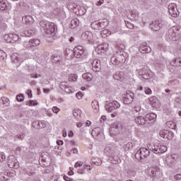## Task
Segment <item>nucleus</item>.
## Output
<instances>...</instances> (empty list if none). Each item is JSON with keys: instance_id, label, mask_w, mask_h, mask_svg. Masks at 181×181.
Instances as JSON below:
<instances>
[{"instance_id": "1", "label": "nucleus", "mask_w": 181, "mask_h": 181, "mask_svg": "<svg viewBox=\"0 0 181 181\" xmlns=\"http://www.w3.org/2000/svg\"><path fill=\"white\" fill-rule=\"evenodd\" d=\"M40 25L48 36H54L57 32V27L54 23L42 21L40 23Z\"/></svg>"}, {"instance_id": "2", "label": "nucleus", "mask_w": 181, "mask_h": 181, "mask_svg": "<svg viewBox=\"0 0 181 181\" xmlns=\"http://www.w3.org/2000/svg\"><path fill=\"white\" fill-rule=\"evenodd\" d=\"M167 36L173 42H179L181 39V27H172L168 30Z\"/></svg>"}, {"instance_id": "3", "label": "nucleus", "mask_w": 181, "mask_h": 181, "mask_svg": "<svg viewBox=\"0 0 181 181\" xmlns=\"http://www.w3.org/2000/svg\"><path fill=\"white\" fill-rule=\"evenodd\" d=\"M156 119V114L150 113L147 114L145 117L139 116L134 119L137 125H146L149 124V121H155Z\"/></svg>"}, {"instance_id": "4", "label": "nucleus", "mask_w": 181, "mask_h": 181, "mask_svg": "<svg viewBox=\"0 0 181 181\" xmlns=\"http://www.w3.org/2000/svg\"><path fill=\"white\" fill-rule=\"evenodd\" d=\"M127 52L124 50L117 51L114 55L111 57L110 61L112 62V64H119V63H125L127 60Z\"/></svg>"}, {"instance_id": "5", "label": "nucleus", "mask_w": 181, "mask_h": 181, "mask_svg": "<svg viewBox=\"0 0 181 181\" xmlns=\"http://www.w3.org/2000/svg\"><path fill=\"white\" fill-rule=\"evenodd\" d=\"M151 155V151L146 148H141L135 154V158L140 162H142L143 159H146L148 156Z\"/></svg>"}, {"instance_id": "6", "label": "nucleus", "mask_w": 181, "mask_h": 181, "mask_svg": "<svg viewBox=\"0 0 181 181\" xmlns=\"http://www.w3.org/2000/svg\"><path fill=\"white\" fill-rule=\"evenodd\" d=\"M119 107H121V105L116 100L110 103L106 102L105 105V108L107 112H114V111L118 110Z\"/></svg>"}, {"instance_id": "7", "label": "nucleus", "mask_w": 181, "mask_h": 181, "mask_svg": "<svg viewBox=\"0 0 181 181\" xmlns=\"http://www.w3.org/2000/svg\"><path fill=\"white\" fill-rule=\"evenodd\" d=\"M135 97V95L132 91L127 90L126 93L124 94L123 96V103L126 105H129V104H132V101H134V98Z\"/></svg>"}, {"instance_id": "8", "label": "nucleus", "mask_w": 181, "mask_h": 181, "mask_svg": "<svg viewBox=\"0 0 181 181\" xmlns=\"http://www.w3.org/2000/svg\"><path fill=\"white\" fill-rule=\"evenodd\" d=\"M92 136L96 139V141H98L99 142H101L103 139H104V134L103 132H101V129L100 127H96L91 132Z\"/></svg>"}, {"instance_id": "9", "label": "nucleus", "mask_w": 181, "mask_h": 181, "mask_svg": "<svg viewBox=\"0 0 181 181\" xmlns=\"http://www.w3.org/2000/svg\"><path fill=\"white\" fill-rule=\"evenodd\" d=\"M40 45V40L39 39H31L29 41H26L24 42V47L26 49H32L33 47H36Z\"/></svg>"}, {"instance_id": "10", "label": "nucleus", "mask_w": 181, "mask_h": 181, "mask_svg": "<svg viewBox=\"0 0 181 181\" xmlns=\"http://www.w3.org/2000/svg\"><path fill=\"white\" fill-rule=\"evenodd\" d=\"M7 165L8 168H11V169H18V168H19V163L13 156H8Z\"/></svg>"}, {"instance_id": "11", "label": "nucleus", "mask_w": 181, "mask_h": 181, "mask_svg": "<svg viewBox=\"0 0 181 181\" xmlns=\"http://www.w3.org/2000/svg\"><path fill=\"white\" fill-rule=\"evenodd\" d=\"M74 56L76 59H81V57H84L86 56V51L82 46L75 47L74 49Z\"/></svg>"}, {"instance_id": "12", "label": "nucleus", "mask_w": 181, "mask_h": 181, "mask_svg": "<svg viewBox=\"0 0 181 181\" xmlns=\"http://www.w3.org/2000/svg\"><path fill=\"white\" fill-rule=\"evenodd\" d=\"M168 12L173 18H177L179 16V10H177L176 4L171 3L168 5Z\"/></svg>"}, {"instance_id": "13", "label": "nucleus", "mask_w": 181, "mask_h": 181, "mask_svg": "<svg viewBox=\"0 0 181 181\" xmlns=\"http://www.w3.org/2000/svg\"><path fill=\"white\" fill-rule=\"evenodd\" d=\"M163 26V21L158 20L150 24L149 28L153 32H158L160 30V28H162Z\"/></svg>"}, {"instance_id": "14", "label": "nucleus", "mask_w": 181, "mask_h": 181, "mask_svg": "<svg viewBox=\"0 0 181 181\" xmlns=\"http://www.w3.org/2000/svg\"><path fill=\"white\" fill-rule=\"evenodd\" d=\"M4 39L7 43H16L19 40V35L16 34H7L4 35Z\"/></svg>"}, {"instance_id": "15", "label": "nucleus", "mask_w": 181, "mask_h": 181, "mask_svg": "<svg viewBox=\"0 0 181 181\" xmlns=\"http://www.w3.org/2000/svg\"><path fill=\"white\" fill-rule=\"evenodd\" d=\"M107 26V21H94L91 23L92 29L95 30H101Z\"/></svg>"}, {"instance_id": "16", "label": "nucleus", "mask_w": 181, "mask_h": 181, "mask_svg": "<svg viewBox=\"0 0 181 181\" xmlns=\"http://www.w3.org/2000/svg\"><path fill=\"white\" fill-rule=\"evenodd\" d=\"M177 159H179V156L177 154H173L170 157L168 156L165 158V163L170 168L176 163Z\"/></svg>"}, {"instance_id": "17", "label": "nucleus", "mask_w": 181, "mask_h": 181, "mask_svg": "<svg viewBox=\"0 0 181 181\" xmlns=\"http://www.w3.org/2000/svg\"><path fill=\"white\" fill-rule=\"evenodd\" d=\"M173 132L169 130H161L160 132V136H161V138H165L168 139V141L173 139Z\"/></svg>"}, {"instance_id": "18", "label": "nucleus", "mask_w": 181, "mask_h": 181, "mask_svg": "<svg viewBox=\"0 0 181 181\" xmlns=\"http://www.w3.org/2000/svg\"><path fill=\"white\" fill-rule=\"evenodd\" d=\"M110 136H115L117 134H119V126L118 125V123H114L110 129Z\"/></svg>"}, {"instance_id": "19", "label": "nucleus", "mask_w": 181, "mask_h": 181, "mask_svg": "<svg viewBox=\"0 0 181 181\" xmlns=\"http://www.w3.org/2000/svg\"><path fill=\"white\" fill-rule=\"evenodd\" d=\"M81 37L83 40H85L86 42H93V33L90 31H86L81 35Z\"/></svg>"}, {"instance_id": "20", "label": "nucleus", "mask_w": 181, "mask_h": 181, "mask_svg": "<svg viewBox=\"0 0 181 181\" xmlns=\"http://www.w3.org/2000/svg\"><path fill=\"white\" fill-rule=\"evenodd\" d=\"M168 151V147L166 146H154L153 151L154 153H165Z\"/></svg>"}, {"instance_id": "21", "label": "nucleus", "mask_w": 181, "mask_h": 181, "mask_svg": "<svg viewBox=\"0 0 181 181\" xmlns=\"http://www.w3.org/2000/svg\"><path fill=\"white\" fill-rule=\"evenodd\" d=\"M91 64L93 71L98 72L101 70V62L99 59H94Z\"/></svg>"}, {"instance_id": "22", "label": "nucleus", "mask_w": 181, "mask_h": 181, "mask_svg": "<svg viewBox=\"0 0 181 181\" xmlns=\"http://www.w3.org/2000/svg\"><path fill=\"white\" fill-rule=\"evenodd\" d=\"M140 53H151L152 49L151 47L148 46V44L144 43L139 49Z\"/></svg>"}, {"instance_id": "23", "label": "nucleus", "mask_w": 181, "mask_h": 181, "mask_svg": "<svg viewBox=\"0 0 181 181\" xmlns=\"http://www.w3.org/2000/svg\"><path fill=\"white\" fill-rule=\"evenodd\" d=\"M11 9V4H8L6 0H0V11H6Z\"/></svg>"}, {"instance_id": "24", "label": "nucleus", "mask_w": 181, "mask_h": 181, "mask_svg": "<svg viewBox=\"0 0 181 181\" xmlns=\"http://www.w3.org/2000/svg\"><path fill=\"white\" fill-rule=\"evenodd\" d=\"M32 127L33 128H35V129H42V128L46 127V124L44 122L34 121L32 124Z\"/></svg>"}, {"instance_id": "25", "label": "nucleus", "mask_w": 181, "mask_h": 181, "mask_svg": "<svg viewBox=\"0 0 181 181\" xmlns=\"http://www.w3.org/2000/svg\"><path fill=\"white\" fill-rule=\"evenodd\" d=\"M108 46H109L108 44L107 43L100 45L97 47V50L98 53H104L105 52H107V50H108Z\"/></svg>"}, {"instance_id": "26", "label": "nucleus", "mask_w": 181, "mask_h": 181, "mask_svg": "<svg viewBox=\"0 0 181 181\" xmlns=\"http://www.w3.org/2000/svg\"><path fill=\"white\" fill-rule=\"evenodd\" d=\"M113 78L117 81H122L124 80V72L117 71L113 75Z\"/></svg>"}, {"instance_id": "27", "label": "nucleus", "mask_w": 181, "mask_h": 181, "mask_svg": "<svg viewBox=\"0 0 181 181\" xmlns=\"http://www.w3.org/2000/svg\"><path fill=\"white\" fill-rule=\"evenodd\" d=\"M23 22H24L25 25H33L34 20L31 16H25L23 17Z\"/></svg>"}, {"instance_id": "28", "label": "nucleus", "mask_w": 181, "mask_h": 181, "mask_svg": "<svg viewBox=\"0 0 181 181\" xmlns=\"http://www.w3.org/2000/svg\"><path fill=\"white\" fill-rule=\"evenodd\" d=\"M36 33V30L33 29L25 30L23 33V36H26L27 37H30V36H35V34Z\"/></svg>"}, {"instance_id": "29", "label": "nucleus", "mask_w": 181, "mask_h": 181, "mask_svg": "<svg viewBox=\"0 0 181 181\" xmlns=\"http://www.w3.org/2000/svg\"><path fill=\"white\" fill-rule=\"evenodd\" d=\"M79 25H80V21H78V19L77 18H74L71 21L69 28L71 29H76V28H77V26H78Z\"/></svg>"}, {"instance_id": "30", "label": "nucleus", "mask_w": 181, "mask_h": 181, "mask_svg": "<svg viewBox=\"0 0 181 181\" xmlns=\"http://www.w3.org/2000/svg\"><path fill=\"white\" fill-rule=\"evenodd\" d=\"M137 73L139 75L140 77L142 76H144L145 74H148L149 73V69L148 66L144 67L141 69H138Z\"/></svg>"}, {"instance_id": "31", "label": "nucleus", "mask_w": 181, "mask_h": 181, "mask_svg": "<svg viewBox=\"0 0 181 181\" xmlns=\"http://www.w3.org/2000/svg\"><path fill=\"white\" fill-rule=\"evenodd\" d=\"M11 62L15 64H21V60L19 59V55L18 54H13L11 55Z\"/></svg>"}, {"instance_id": "32", "label": "nucleus", "mask_w": 181, "mask_h": 181, "mask_svg": "<svg viewBox=\"0 0 181 181\" xmlns=\"http://www.w3.org/2000/svg\"><path fill=\"white\" fill-rule=\"evenodd\" d=\"M149 175L151 177H155L158 173H159V168H151L148 170Z\"/></svg>"}, {"instance_id": "33", "label": "nucleus", "mask_w": 181, "mask_h": 181, "mask_svg": "<svg viewBox=\"0 0 181 181\" xmlns=\"http://www.w3.org/2000/svg\"><path fill=\"white\" fill-rule=\"evenodd\" d=\"M123 148L126 151H130V149L135 148V144L132 142H128L123 146Z\"/></svg>"}, {"instance_id": "34", "label": "nucleus", "mask_w": 181, "mask_h": 181, "mask_svg": "<svg viewBox=\"0 0 181 181\" xmlns=\"http://www.w3.org/2000/svg\"><path fill=\"white\" fill-rule=\"evenodd\" d=\"M171 64L174 67H181V59H180V58L173 59V62H171Z\"/></svg>"}, {"instance_id": "35", "label": "nucleus", "mask_w": 181, "mask_h": 181, "mask_svg": "<svg viewBox=\"0 0 181 181\" xmlns=\"http://www.w3.org/2000/svg\"><path fill=\"white\" fill-rule=\"evenodd\" d=\"M83 79L87 81H91L93 80V74L90 73H86L82 75Z\"/></svg>"}, {"instance_id": "36", "label": "nucleus", "mask_w": 181, "mask_h": 181, "mask_svg": "<svg viewBox=\"0 0 181 181\" xmlns=\"http://www.w3.org/2000/svg\"><path fill=\"white\" fill-rule=\"evenodd\" d=\"M104 152L107 156H112V146H106Z\"/></svg>"}, {"instance_id": "37", "label": "nucleus", "mask_w": 181, "mask_h": 181, "mask_svg": "<svg viewBox=\"0 0 181 181\" xmlns=\"http://www.w3.org/2000/svg\"><path fill=\"white\" fill-rule=\"evenodd\" d=\"M92 108H93L94 112H98L100 106L98 105V102L97 100L92 102Z\"/></svg>"}, {"instance_id": "38", "label": "nucleus", "mask_w": 181, "mask_h": 181, "mask_svg": "<svg viewBox=\"0 0 181 181\" xmlns=\"http://www.w3.org/2000/svg\"><path fill=\"white\" fill-rule=\"evenodd\" d=\"M165 93H166V94L164 93V95H165V97L167 98H172V96L173 95V90L169 89V88H167V89H165Z\"/></svg>"}, {"instance_id": "39", "label": "nucleus", "mask_w": 181, "mask_h": 181, "mask_svg": "<svg viewBox=\"0 0 181 181\" xmlns=\"http://www.w3.org/2000/svg\"><path fill=\"white\" fill-rule=\"evenodd\" d=\"M91 162L92 163H94V165H96V166H100V165L103 163V161L101 160V159L98 158H92Z\"/></svg>"}, {"instance_id": "40", "label": "nucleus", "mask_w": 181, "mask_h": 181, "mask_svg": "<svg viewBox=\"0 0 181 181\" xmlns=\"http://www.w3.org/2000/svg\"><path fill=\"white\" fill-rule=\"evenodd\" d=\"M60 60H62V57L57 54H54L52 56V61L53 63H58V62H59Z\"/></svg>"}, {"instance_id": "41", "label": "nucleus", "mask_w": 181, "mask_h": 181, "mask_svg": "<svg viewBox=\"0 0 181 181\" xmlns=\"http://www.w3.org/2000/svg\"><path fill=\"white\" fill-rule=\"evenodd\" d=\"M87 168H90V165H85L83 166V168L78 170L77 173L80 175H84V172Z\"/></svg>"}, {"instance_id": "42", "label": "nucleus", "mask_w": 181, "mask_h": 181, "mask_svg": "<svg viewBox=\"0 0 181 181\" xmlns=\"http://www.w3.org/2000/svg\"><path fill=\"white\" fill-rule=\"evenodd\" d=\"M69 81H77V74H71L69 76Z\"/></svg>"}, {"instance_id": "43", "label": "nucleus", "mask_w": 181, "mask_h": 181, "mask_svg": "<svg viewBox=\"0 0 181 181\" xmlns=\"http://www.w3.org/2000/svg\"><path fill=\"white\" fill-rule=\"evenodd\" d=\"M68 86L69 85H67V82H61L59 84V88H61L62 90H66V87Z\"/></svg>"}, {"instance_id": "44", "label": "nucleus", "mask_w": 181, "mask_h": 181, "mask_svg": "<svg viewBox=\"0 0 181 181\" xmlns=\"http://www.w3.org/2000/svg\"><path fill=\"white\" fill-rule=\"evenodd\" d=\"M17 101H19L20 103H22L23 100H25V95L23 94H19L16 97Z\"/></svg>"}, {"instance_id": "45", "label": "nucleus", "mask_w": 181, "mask_h": 181, "mask_svg": "<svg viewBox=\"0 0 181 181\" xmlns=\"http://www.w3.org/2000/svg\"><path fill=\"white\" fill-rule=\"evenodd\" d=\"M2 101H3V105H4V107H9V99H8L6 98H4Z\"/></svg>"}, {"instance_id": "46", "label": "nucleus", "mask_w": 181, "mask_h": 181, "mask_svg": "<svg viewBox=\"0 0 181 181\" xmlns=\"http://www.w3.org/2000/svg\"><path fill=\"white\" fill-rule=\"evenodd\" d=\"M6 159V156H5V153L0 152V163L4 162Z\"/></svg>"}, {"instance_id": "47", "label": "nucleus", "mask_w": 181, "mask_h": 181, "mask_svg": "<svg viewBox=\"0 0 181 181\" xmlns=\"http://www.w3.org/2000/svg\"><path fill=\"white\" fill-rule=\"evenodd\" d=\"M5 57H6V53L3 50H0V60H4Z\"/></svg>"}, {"instance_id": "48", "label": "nucleus", "mask_w": 181, "mask_h": 181, "mask_svg": "<svg viewBox=\"0 0 181 181\" xmlns=\"http://www.w3.org/2000/svg\"><path fill=\"white\" fill-rule=\"evenodd\" d=\"M140 78H144V80H149V78H151V74H149L148 72V74L140 76Z\"/></svg>"}, {"instance_id": "49", "label": "nucleus", "mask_w": 181, "mask_h": 181, "mask_svg": "<svg viewBox=\"0 0 181 181\" xmlns=\"http://www.w3.org/2000/svg\"><path fill=\"white\" fill-rule=\"evenodd\" d=\"M73 115L75 118H77L80 115V110H74Z\"/></svg>"}, {"instance_id": "50", "label": "nucleus", "mask_w": 181, "mask_h": 181, "mask_svg": "<svg viewBox=\"0 0 181 181\" xmlns=\"http://www.w3.org/2000/svg\"><path fill=\"white\" fill-rule=\"evenodd\" d=\"M81 166H83V162L81 161H77L74 165V168H81Z\"/></svg>"}, {"instance_id": "51", "label": "nucleus", "mask_w": 181, "mask_h": 181, "mask_svg": "<svg viewBox=\"0 0 181 181\" xmlns=\"http://www.w3.org/2000/svg\"><path fill=\"white\" fill-rule=\"evenodd\" d=\"M144 93L146 94H152V90L149 88H144Z\"/></svg>"}, {"instance_id": "52", "label": "nucleus", "mask_w": 181, "mask_h": 181, "mask_svg": "<svg viewBox=\"0 0 181 181\" xmlns=\"http://www.w3.org/2000/svg\"><path fill=\"white\" fill-rule=\"evenodd\" d=\"M151 104H155L156 103V97H151L149 98Z\"/></svg>"}, {"instance_id": "53", "label": "nucleus", "mask_w": 181, "mask_h": 181, "mask_svg": "<svg viewBox=\"0 0 181 181\" xmlns=\"http://www.w3.org/2000/svg\"><path fill=\"white\" fill-rule=\"evenodd\" d=\"M126 26L127 28H128L129 29H134V24L129 23V22H127L126 23Z\"/></svg>"}, {"instance_id": "54", "label": "nucleus", "mask_w": 181, "mask_h": 181, "mask_svg": "<svg viewBox=\"0 0 181 181\" xmlns=\"http://www.w3.org/2000/svg\"><path fill=\"white\" fill-rule=\"evenodd\" d=\"M52 111H53V112H54V114H57V112H59V111H60V109L59 107H57V106H54L52 107Z\"/></svg>"}, {"instance_id": "55", "label": "nucleus", "mask_w": 181, "mask_h": 181, "mask_svg": "<svg viewBox=\"0 0 181 181\" xmlns=\"http://www.w3.org/2000/svg\"><path fill=\"white\" fill-rule=\"evenodd\" d=\"M28 105H37V101L36 100H30L28 102Z\"/></svg>"}, {"instance_id": "56", "label": "nucleus", "mask_w": 181, "mask_h": 181, "mask_svg": "<svg viewBox=\"0 0 181 181\" xmlns=\"http://www.w3.org/2000/svg\"><path fill=\"white\" fill-rule=\"evenodd\" d=\"M76 95L78 100H81V98H83V95L81 92H78Z\"/></svg>"}, {"instance_id": "57", "label": "nucleus", "mask_w": 181, "mask_h": 181, "mask_svg": "<svg viewBox=\"0 0 181 181\" xmlns=\"http://www.w3.org/2000/svg\"><path fill=\"white\" fill-rule=\"evenodd\" d=\"M133 110L134 111H136V112H139V111H141V106L138 105V106H134L133 107Z\"/></svg>"}, {"instance_id": "58", "label": "nucleus", "mask_w": 181, "mask_h": 181, "mask_svg": "<svg viewBox=\"0 0 181 181\" xmlns=\"http://www.w3.org/2000/svg\"><path fill=\"white\" fill-rule=\"evenodd\" d=\"M103 4H104V0H99L95 3V5H97V6H101Z\"/></svg>"}, {"instance_id": "59", "label": "nucleus", "mask_w": 181, "mask_h": 181, "mask_svg": "<svg viewBox=\"0 0 181 181\" xmlns=\"http://www.w3.org/2000/svg\"><path fill=\"white\" fill-rule=\"evenodd\" d=\"M27 94H28V96L29 97V98H32V97L33 96L32 95V90H27Z\"/></svg>"}, {"instance_id": "60", "label": "nucleus", "mask_w": 181, "mask_h": 181, "mask_svg": "<svg viewBox=\"0 0 181 181\" xmlns=\"http://www.w3.org/2000/svg\"><path fill=\"white\" fill-rule=\"evenodd\" d=\"M64 91H65V93H68V94H69V93H71V90H70V88L69 86L64 89Z\"/></svg>"}, {"instance_id": "61", "label": "nucleus", "mask_w": 181, "mask_h": 181, "mask_svg": "<svg viewBox=\"0 0 181 181\" xmlns=\"http://www.w3.org/2000/svg\"><path fill=\"white\" fill-rule=\"evenodd\" d=\"M175 103H177V104H180L181 105V98L177 97L175 98Z\"/></svg>"}, {"instance_id": "62", "label": "nucleus", "mask_w": 181, "mask_h": 181, "mask_svg": "<svg viewBox=\"0 0 181 181\" xmlns=\"http://www.w3.org/2000/svg\"><path fill=\"white\" fill-rule=\"evenodd\" d=\"M175 180H181V175L180 174H177L175 176Z\"/></svg>"}, {"instance_id": "63", "label": "nucleus", "mask_w": 181, "mask_h": 181, "mask_svg": "<svg viewBox=\"0 0 181 181\" xmlns=\"http://www.w3.org/2000/svg\"><path fill=\"white\" fill-rule=\"evenodd\" d=\"M64 180H66V181H73V179H71V178H70V177H67V176H64Z\"/></svg>"}, {"instance_id": "64", "label": "nucleus", "mask_w": 181, "mask_h": 181, "mask_svg": "<svg viewBox=\"0 0 181 181\" xmlns=\"http://www.w3.org/2000/svg\"><path fill=\"white\" fill-rule=\"evenodd\" d=\"M107 119V117L104 115H103L100 118V122H104Z\"/></svg>"}]
</instances>
